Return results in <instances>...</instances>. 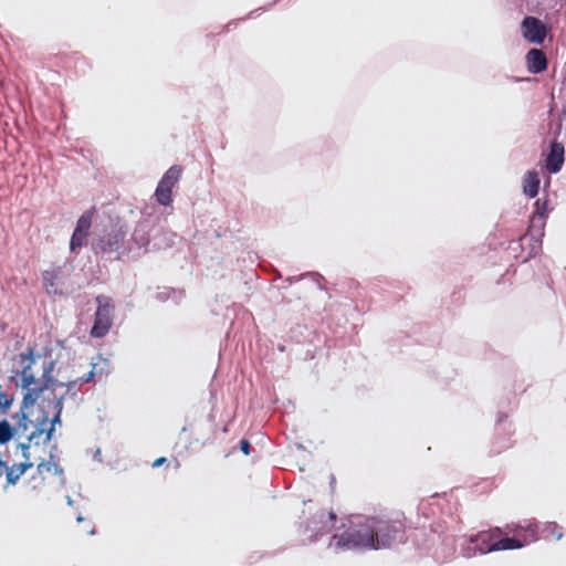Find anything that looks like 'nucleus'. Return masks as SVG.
<instances>
[{"mask_svg":"<svg viewBox=\"0 0 566 566\" xmlns=\"http://www.w3.org/2000/svg\"><path fill=\"white\" fill-rule=\"evenodd\" d=\"M375 549L391 548L406 542V517L403 513H387L370 516Z\"/></svg>","mask_w":566,"mask_h":566,"instance_id":"f257e3e1","label":"nucleus"},{"mask_svg":"<svg viewBox=\"0 0 566 566\" xmlns=\"http://www.w3.org/2000/svg\"><path fill=\"white\" fill-rule=\"evenodd\" d=\"M94 377V370L92 369L85 376H82L75 380H72L67 384L66 390L64 391L65 385L53 379H48L44 381L38 390H33L32 392H25L23 397V406L29 407L34 403H39L43 409L49 407H56L57 401L63 403V399L66 391H70L75 388L77 384H87Z\"/></svg>","mask_w":566,"mask_h":566,"instance_id":"f03ea898","label":"nucleus"},{"mask_svg":"<svg viewBox=\"0 0 566 566\" xmlns=\"http://www.w3.org/2000/svg\"><path fill=\"white\" fill-rule=\"evenodd\" d=\"M374 539L370 516H368L358 523H353L348 530L342 534L334 535L332 545L336 548L375 549Z\"/></svg>","mask_w":566,"mask_h":566,"instance_id":"7ed1b4c3","label":"nucleus"},{"mask_svg":"<svg viewBox=\"0 0 566 566\" xmlns=\"http://www.w3.org/2000/svg\"><path fill=\"white\" fill-rule=\"evenodd\" d=\"M303 510V517L306 530L311 537L317 538L333 531L336 522V514L331 510H324L313 501H308Z\"/></svg>","mask_w":566,"mask_h":566,"instance_id":"20e7f679","label":"nucleus"},{"mask_svg":"<svg viewBox=\"0 0 566 566\" xmlns=\"http://www.w3.org/2000/svg\"><path fill=\"white\" fill-rule=\"evenodd\" d=\"M97 310L94 324L91 329V336L95 338L104 337L113 325L114 306L108 296L97 295L95 297Z\"/></svg>","mask_w":566,"mask_h":566,"instance_id":"39448f33","label":"nucleus"},{"mask_svg":"<svg viewBox=\"0 0 566 566\" xmlns=\"http://www.w3.org/2000/svg\"><path fill=\"white\" fill-rule=\"evenodd\" d=\"M182 167L171 166L159 180L155 190V198L161 206H169L172 202V189L178 184L182 175Z\"/></svg>","mask_w":566,"mask_h":566,"instance_id":"423d86ee","label":"nucleus"},{"mask_svg":"<svg viewBox=\"0 0 566 566\" xmlns=\"http://www.w3.org/2000/svg\"><path fill=\"white\" fill-rule=\"evenodd\" d=\"M95 214V207L86 210L77 220L70 241L71 251H75L86 244L90 234L92 221Z\"/></svg>","mask_w":566,"mask_h":566,"instance_id":"0eeeda50","label":"nucleus"},{"mask_svg":"<svg viewBox=\"0 0 566 566\" xmlns=\"http://www.w3.org/2000/svg\"><path fill=\"white\" fill-rule=\"evenodd\" d=\"M126 230L120 226L113 227L96 243V251L102 254L117 253L124 243Z\"/></svg>","mask_w":566,"mask_h":566,"instance_id":"6e6552de","label":"nucleus"},{"mask_svg":"<svg viewBox=\"0 0 566 566\" xmlns=\"http://www.w3.org/2000/svg\"><path fill=\"white\" fill-rule=\"evenodd\" d=\"M19 359L22 365V370L20 373L22 388H24L27 392L38 390L42 384L32 371V365L34 364L33 350L29 348L28 353H21L19 355Z\"/></svg>","mask_w":566,"mask_h":566,"instance_id":"1a4fd4ad","label":"nucleus"},{"mask_svg":"<svg viewBox=\"0 0 566 566\" xmlns=\"http://www.w3.org/2000/svg\"><path fill=\"white\" fill-rule=\"evenodd\" d=\"M545 224L546 217H544L542 212H533L530 219L527 232L520 238L521 243L524 244L527 238H532L534 240L533 250H541Z\"/></svg>","mask_w":566,"mask_h":566,"instance_id":"9d476101","label":"nucleus"},{"mask_svg":"<svg viewBox=\"0 0 566 566\" xmlns=\"http://www.w3.org/2000/svg\"><path fill=\"white\" fill-rule=\"evenodd\" d=\"M522 34L528 42L542 44L546 36V27L539 19L526 17L522 21Z\"/></svg>","mask_w":566,"mask_h":566,"instance_id":"9b49d317","label":"nucleus"},{"mask_svg":"<svg viewBox=\"0 0 566 566\" xmlns=\"http://www.w3.org/2000/svg\"><path fill=\"white\" fill-rule=\"evenodd\" d=\"M564 146L562 143L553 142L551 144L549 153L545 158V167L548 172L557 174L564 165Z\"/></svg>","mask_w":566,"mask_h":566,"instance_id":"f8f14e48","label":"nucleus"},{"mask_svg":"<svg viewBox=\"0 0 566 566\" xmlns=\"http://www.w3.org/2000/svg\"><path fill=\"white\" fill-rule=\"evenodd\" d=\"M62 269L61 266H53L49 270L43 271L42 281L43 287L48 294H61L59 290L62 281Z\"/></svg>","mask_w":566,"mask_h":566,"instance_id":"ddd939ff","label":"nucleus"},{"mask_svg":"<svg viewBox=\"0 0 566 566\" xmlns=\"http://www.w3.org/2000/svg\"><path fill=\"white\" fill-rule=\"evenodd\" d=\"M527 70L532 74H538L547 69V57L539 49H531L526 54Z\"/></svg>","mask_w":566,"mask_h":566,"instance_id":"4468645a","label":"nucleus"},{"mask_svg":"<svg viewBox=\"0 0 566 566\" xmlns=\"http://www.w3.org/2000/svg\"><path fill=\"white\" fill-rule=\"evenodd\" d=\"M62 409H63V403H60L57 401L56 407H53L54 415H53V418L50 420L49 427L45 428L48 426V421H49L46 415L43 417V420L40 422L36 431L39 432V434H42L43 432H45V441H50L52 439L53 432L55 430V424L61 423Z\"/></svg>","mask_w":566,"mask_h":566,"instance_id":"2eb2a0df","label":"nucleus"},{"mask_svg":"<svg viewBox=\"0 0 566 566\" xmlns=\"http://www.w3.org/2000/svg\"><path fill=\"white\" fill-rule=\"evenodd\" d=\"M524 547V542L518 537H504L497 538L493 544L488 547L481 548V554L497 552V551H509V549H518Z\"/></svg>","mask_w":566,"mask_h":566,"instance_id":"dca6fc26","label":"nucleus"},{"mask_svg":"<svg viewBox=\"0 0 566 566\" xmlns=\"http://www.w3.org/2000/svg\"><path fill=\"white\" fill-rule=\"evenodd\" d=\"M539 176L536 171L530 170L523 178V191L530 198H534L538 193L539 189Z\"/></svg>","mask_w":566,"mask_h":566,"instance_id":"f3484780","label":"nucleus"},{"mask_svg":"<svg viewBox=\"0 0 566 566\" xmlns=\"http://www.w3.org/2000/svg\"><path fill=\"white\" fill-rule=\"evenodd\" d=\"M500 535H502V528L496 527L489 532H480L471 541L479 543V551L481 552V548L488 547L491 544H493L495 541H497Z\"/></svg>","mask_w":566,"mask_h":566,"instance_id":"a211bd4d","label":"nucleus"},{"mask_svg":"<svg viewBox=\"0 0 566 566\" xmlns=\"http://www.w3.org/2000/svg\"><path fill=\"white\" fill-rule=\"evenodd\" d=\"M518 538L524 542V546L535 542L537 539V524L530 522L523 525L522 532L518 533Z\"/></svg>","mask_w":566,"mask_h":566,"instance_id":"6ab92c4d","label":"nucleus"},{"mask_svg":"<svg viewBox=\"0 0 566 566\" xmlns=\"http://www.w3.org/2000/svg\"><path fill=\"white\" fill-rule=\"evenodd\" d=\"M33 464L32 463H20L18 465H13L12 468L7 470V481L10 484H14L20 476Z\"/></svg>","mask_w":566,"mask_h":566,"instance_id":"aec40b11","label":"nucleus"},{"mask_svg":"<svg viewBox=\"0 0 566 566\" xmlns=\"http://www.w3.org/2000/svg\"><path fill=\"white\" fill-rule=\"evenodd\" d=\"M12 428L6 420L0 422V443H6L12 438Z\"/></svg>","mask_w":566,"mask_h":566,"instance_id":"412c9836","label":"nucleus"},{"mask_svg":"<svg viewBox=\"0 0 566 566\" xmlns=\"http://www.w3.org/2000/svg\"><path fill=\"white\" fill-rule=\"evenodd\" d=\"M56 469V463L50 461H42L38 464V471L40 474L50 473Z\"/></svg>","mask_w":566,"mask_h":566,"instance_id":"4be33fe9","label":"nucleus"},{"mask_svg":"<svg viewBox=\"0 0 566 566\" xmlns=\"http://www.w3.org/2000/svg\"><path fill=\"white\" fill-rule=\"evenodd\" d=\"M522 524H507L504 528H502V535L513 533L515 535L514 537H518V533L522 532Z\"/></svg>","mask_w":566,"mask_h":566,"instance_id":"5701e85b","label":"nucleus"},{"mask_svg":"<svg viewBox=\"0 0 566 566\" xmlns=\"http://www.w3.org/2000/svg\"><path fill=\"white\" fill-rule=\"evenodd\" d=\"M533 212H542L544 217H547V201H541L539 199L534 203Z\"/></svg>","mask_w":566,"mask_h":566,"instance_id":"b1692460","label":"nucleus"},{"mask_svg":"<svg viewBox=\"0 0 566 566\" xmlns=\"http://www.w3.org/2000/svg\"><path fill=\"white\" fill-rule=\"evenodd\" d=\"M547 528L551 530L552 536H554L556 539H560L563 537V533L560 527L556 523H551Z\"/></svg>","mask_w":566,"mask_h":566,"instance_id":"393cba45","label":"nucleus"},{"mask_svg":"<svg viewBox=\"0 0 566 566\" xmlns=\"http://www.w3.org/2000/svg\"><path fill=\"white\" fill-rule=\"evenodd\" d=\"M250 448H251V444L250 442L247 440V439H242L240 441V449L241 451L245 454V455H249L250 454Z\"/></svg>","mask_w":566,"mask_h":566,"instance_id":"a878e982","label":"nucleus"},{"mask_svg":"<svg viewBox=\"0 0 566 566\" xmlns=\"http://www.w3.org/2000/svg\"><path fill=\"white\" fill-rule=\"evenodd\" d=\"M526 240L530 241V252H528V256H534L536 255L541 250H533V247H534V240L532 238H527Z\"/></svg>","mask_w":566,"mask_h":566,"instance_id":"bb28decb","label":"nucleus"},{"mask_svg":"<svg viewBox=\"0 0 566 566\" xmlns=\"http://www.w3.org/2000/svg\"><path fill=\"white\" fill-rule=\"evenodd\" d=\"M167 462L165 457H160L153 462V468H158Z\"/></svg>","mask_w":566,"mask_h":566,"instance_id":"cd10ccee","label":"nucleus"},{"mask_svg":"<svg viewBox=\"0 0 566 566\" xmlns=\"http://www.w3.org/2000/svg\"><path fill=\"white\" fill-rule=\"evenodd\" d=\"M180 463L176 460V468H179Z\"/></svg>","mask_w":566,"mask_h":566,"instance_id":"c85d7f7f","label":"nucleus"},{"mask_svg":"<svg viewBox=\"0 0 566 566\" xmlns=\"http://www.w3.org/2000/svg\"><path fill=\"white\" fill-rule=\"evenodd\" d=\"M3 464L1 461H0V465Z\"/></svg>","mask_w":566,"mask_h":566,"instance_id":"c756f323","label":"nucleus"}]
</instances>
